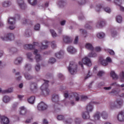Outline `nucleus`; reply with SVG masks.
<instances>
[{"instance_id":"nucleus-1","label":"nucleus","mask_w":124,"mask_h":124,"mask_svg":"<svg viewBox=\"0 0 124 124\" xmlns=\"http://www.w3.org/2000/svg\"><path fill=\"white\" fill-rule=\"evenodd\" d=\"M20 18V15H17L15 17H9L8 19V23L9 25V28L10 30H14L15 29V22H16V19H19Z\"/></svg>"},{"instance_id":"nucleus-2","label":"nucleus","mask_w":124,"mask_h":124,"mask_svg":"<svg viewBox=\"0 0 124 124\" xmlns=\"http://www.w3.org/2000/svg\"><path fill=\"white\" fill-rule=\"evenodd\" d=\"M69 72L73 75L77 72V63L73 61L70 62L69 66L67 67Z\"/></svg>"},{"instance_id":"nucleus-3","label":"nucleus","mask_w":124,"mask_h":124,"mask_svg":"<svg viewBox=\"0 0 124 124\" xmlns=\"http://www.w3.org/2000/svg\"><path fill=\"white\" fill-rule=\"evenodd\" d=\"M0 38L3 41H6L7 40H10V41H11L12 40H14L15 36H14V34L13 33H9L4 36H1L0 37Z\"/></svg>"},{"instance_id":"nucleus-4","label":"nucleus","mask_w":124,"mask_h":124,"mask_svg":"<svg viewBox=\"0 0 124 124\" xmlns=\"http://www.w3.org/2000/svg\"><path fill=\"white\" fill-rule=\"evenodd\" d=\"M74 97L75 101H77V102L81 101V100L82 101H85V100H87V99H88V96L85 95L81 96V99H80V96L77 93H75L74 94Z\"/></svg>"},{"instance_id":"nucleus-5","label":"nucleus","mask_w":124,"mask_h":124,"mask_svg":"<svg viewBox=\"0 0 124 124\" xmlns=\"http://www.w3.org/2000/svg\"><path fill=\"white\" fill-rule=\"evenodd\" d=\"M92 104H99V103L94 101H92L88 104L86 107V112L90 113L93 112V106Z\"/></svg>"},{"instance_id":"nucleus-6","label":"nucleus","mask_w":124,"mask_h":124,"mask_svg":"<svg viewBox=\"0 0 124 124\" xmlns=\"http://www.w3.org/2000/svg\"><path fill=\"white\" fill-rule=\"evenodd\" d=\"M16 2L21 10H25L27 8V5L25 3V0H16Z\"/></svg>"},{"instance_id":"nucleus-7","label":"nucleus","mask_w":124,"mask_h":124,"mask_svg":"<svg viewBox=\"0 0 124 124\" xmlns=\"http://www.w3.org/2000/svg\"><path fill=\"white\" fill-rule=\"evenodd\" d=\"M37 107L39 111H45V110H47L48 106L45 103L42 102L38 105Z\"/></svg>"},{"instance_id":"nucleus-8","label":"nucleus","mask_w":124,"mask_h":124,"mask_svg":"<svg viewBox=\"0 0 124 124\" xmlns=\"http://www.w3.org/2000/svg\"><path fill=\"white\" fill-rule=\"evenodd\" d=\"M82 62L83 64H85V65H88V66H91V65H92V61H91V59L87 57H85L83 58Z\"/></svg>"},{"instance_id":"nucleus-9","label":"nucleus","mask_w":124,"mask_h":124,"mask_svg":"<svg viewBox=\"0 0 124 124\" xmlns=\"http://www.w3.org/2000/svg\"><path fill=\"white\" fill-rule=\"evenodd\" d=\"M34 55H35V59L37 62H38L42 60V57H41V55L38 53V50L37 49H34Z\"/></svg>"},{"instance_id":"nucleus-10","label":"nucleus","mask_w":124,"mask_h":124,"mask_svg":"<svg viewBox=\"0 0 124 124\" xmlns=\"http://www.w3.org/2000/svg\"><path fill=\"white\" fill-rule=\"evenodd\" d=\"M57 4L59 7H60V8H63L66 6L67 3H66V1H65V0H59L57 2Z\"/></svg>"},{"instance_id":"nucleus-11","label":"nucleus","mask_w":124,"mask_h":124,"mask_svg":"<svg viewBox=\"0 0 124 124\" xmlns=\"http://www.w3.org/2000/svg\"><path fill=\"white\" fill-rule=\"evenodd\" d=\"M117 120L119 122H124V110L119 112L117 116Z\"/></svg>"},{"instance_id":"nucleus-12","label":"nucleus","mask_w":124,"mask_h":124,"mask_svg":"<svg viewBox=\"0 0 124 124\" xmlns=\"http://www.w3.org/2000/svg\"><path fill=\"white\" fill-rule=\"evenodd\" d=\"M63 41H64L65 43L70 44V43L72 42V38L68 36H64L63 37Z\"/></svg>"},{"instance_id":"nucleus-13","label":"nucleus","mask_w":124,"mask_h":124,"mask_svg":"<svg viewBox=\"0 0 124 124\" xmlns=\"http://www.w3.org/2000/svg\"><path fill=\"white\" fill-rule=\"evenodd\" d=\"M0 122L1 124H9V119L7 117L2 116Z\"/></svg>"},{"instance_id":"nucleus-14","label":"nucleus","mask_w":124,"mask_h":124,"mask_svg":"<svg viewBox=\"0 0 124 124\" xmlns=\"http://www.w3.org/2000/svg\"><path fill=\"white\" fill-rule=\"evenodd\" d=\"M22 62H23V58L21 57L16 58L14 62V63L16 65H19V64H21Z\"/></svg>"},{"instance_id":"nucleus-15","label":"nucleus","mask_w":124,"mask_h":124,"mask_svg":"<svg viewBox=\"0 0 124 124\" xmlns=\"http://www.w3.org/2000/svg\"><path fill=\"white\" fill-rule=\"evenodd\" d=\"M67 51L70 54H75L77 52V50L75 49V48L72 46H69L67 48Z\"/></svg>"},{"instance_id":"nucleus-16","label":"nucleus","mask_w":124,"mask_h":124,"mask_svg":"<svg viewBox=\"0 0 124 124\" xmlns=\"http://www.w3.org/2000/svg\"><path fill=\"white\" fill-rule=\"evenodd\" d=\"M109 107L112 110L120 108V107H119L118 105H117V102L116 101L110 103Z\"/></svg>"},{"instance_id":"nucleus-17","label":"nucleus","mask_w":124,"mask_h":124,"mask_svg":"<svg viewBox=\"0 0 124 124\" xmlns=\"http://www.w3.org/2000/svg\"><path fill=\"white\" fill-rule=\"evenodd\" d=\"M51 100L52 102L58 103L60 100V97H59V95L54 94L52 95Z\"/></svg>"},{"instance_id":"nucleus-18","label":"nucleus","mask_w":124,"mask_h":124,"mask_svg":"<svg viewBox=\"0 0 124 124\" xmlns=\"http://www.w3.org/2000/svg\"><path fill=\"white\" fill-rule=\"evenodd\" d=\"M44 83L41 86V90H46L49 86V81L44 80Z\"/></svg>"},{"instance_id":"nucleus-19","label":"nucleus","mask_w":124,"mask_h":124,"mask_svg":"<svg viewBox=\"0 0 124 124\" xmlns=\"http://www.w3.org/2000/svg\"><path fill=\"white\" fill-rule=\"evenodd\" d=\"M10 5H11V2L9 0H5L2 2V6L5 8L10 6Z\"/></svg>"},{"instance_id":"nucleus-20","label":"nucleus","mask_w":124,"mask_h":124,"mask_svg":"<svg viewBox=\"0 0 124 124\" xmlns=\"http://www.w3.org/2000/svg\"><path fill=\"white\" fill-rule=\"evenodd\" d=\"M63 55H64V51H63V50H61L56 53L55 56L56 58H58V59H62V58L63 57Z\"/></svg>"},{"instance_id":"nucleus-21","label":"nucleus","mask_w":124,"mask_h":124,"mask_svg":"<svg viewBox=\"0 0 124 124\" xmlns=\"http://www.w3.org/2000/svg\"><path fill=\"white\" fill-rule=\"evenodd\" d=\"M86 49H87V50H89L90 51H93V45L91 43H87L85 44V46Z\"/></svg>"},{"instance_id":"nucleus-22","label":"nucleus","mask_w":124,"mask_h":124,"mask_svg":"<svg viewBox=\"0 0 124 124\" xmlns=\"http://www.w3.org/2000/svg\"><path fill=\"white\" fill-rule=\"evenodd\" d=\"M110 77L112 78L113 80H118L119 77L114 71H111L110 73Z\"/></svg>"},{"instance_id":"nucleus-23","label":"nucleus","mask_w":124,"mask_h":124,"mask_svg":"<svg viewBox=\"0 0 124 124\" xmlns=\"http://www.w3.org/2000/svg\"><path fill=\"white\" fill-rule=\"evenodd\" d=\"M31 29H27L24 33V36L25 37H31Z\"/></svg>"},{"instance_id":"nucleus-24","label":"nucleus","mask_w":124,"mask_h":124,"mask_svg":"<svg viewBox=\"0 0 124 124\" xmlns=\"http://www.w3.org/2000/svg\"><path fill=\"white\" fill-rule=\"evenodd\" d=\"M9 52L11 55H13L18 52V49L16 47H13L9 49Z\"/></svg>"},{"instance_id":"nucleus-25","label":"nucleus","mask_w":124,"mask_h":124,"mask_svg":"<svg viewBox=\"0 0 124 124\" xmlns=\"http://www.w3.org/2000/svg\"><path fill=\"white\" fill-rule=\"evenodd\" d=\"M100 116H101L100 112H96L93 116L94 121H98V120H100Z\"/></svg>"},{"instance_id":"nucleus-26","label":"nucleus","mask_w":124,"mask_h":124,"mask_svg":"<svg viewBox=\"0 0 124 124\" xmlns=\"http://www.w3.org/2000/svg\"><path fill=\"white\" fill-rule=\"evenodd\" d=\"M105 25V21H99L97 22L96 26L97 27V28H102L103 27H104Z\"/></svg>"},{"instance_id":"nucleus-27","label":"nucleus","mask_w":124,"mask_h":124,"mask_svg":"<svg viewBox=\"0 0 124 124\" xmlns=\"http://www.w3.org/2000/svg\"><path fill=\"white\" fill-rule=\"evenodd\" d=\"M32 92L36 93L37 92V84L35 82H32L31 84Z\"/></svg>"},{"instance_id":"nucleus-28","label":"nucleus","mask_w":124,"mask_h":124,"mask_svg":"<svg viewBox=\"0 0 124 124\" xmlns=\"http://www.w3.org/2000/svg\"><path fill=\"white\" fill-rule=\"evenodd\" d=\"M11 98L9 96L5 95L3 97L2 101L4 103H8V102H10Z\"/></svg>"},{"instance_id":"nucleus-29","label":"nucleus","mask_w":124,"mask_h":124,"mask_svg":"<svg viewBox=\"0 0 124 124\" xmlns=\"http://www.w3.org/2000/svg\"><path fill=\"white\" fill-rule=\"evenodd\" d=\"M20 114L22 116H25L27 114V109L24 107H21L20 108Z\"/></svg>"},{"instance_id":"nucleus-30","label":"nucleus","mask_w":124,"mask_h":124,"mask_svg":"<svg viewBox=\"0 0 124 124\" xmlns=\"http://www.w3.org/2000/svg\"><path fill=\"white\" fill-rule=\"evenodd\" d=\"M82 118L84 120H88L90 119V113L87 111L82 113Z\"/></svg>"},{"instance_id":"nucleus-31","label":"nucleus","mask_w":124,"mask_h":124,"mask_svg":"<svg viewBox=\"0 0 124 124\" xmlns=\"http://www.w3.org/2000/svg\"><path fill=\"white\" fill-rule=\"evenodd\" d=\"M116 21L117 23L121 24L123 22V16L121 15H118L116 16Z\"/></svg>"},{"instance_id":"nucleus-32","label":"nucleus","mask_w":124,"mask_h":124,"mask_svg":"<svg viewBox=\"0 0 124 124\" xmlns=\"http://www.w3.org/2000/svg\"><path fill=\"white\" fill-rule=\"evenodd\" d=\"M2 93H13V87H11L7 90L2 91Z\"/></svg>"},{"instance_id":"nucleus-33","label":"nucleus","mask_w":124,"mask_h":124,"mask_svg":"<svg viewBox=\"0 0 124 124\" xmlns=\"http://www.w3.org/2000/svg\"><path fill=\"white\" fill-rule=\"evenodd\" d=\"M42 90V93L45 96H47L49 94V93H50V90H49L48 89H41Z\"/></svg>"},{"instance_id":"nucleus-34","label":"nucleus","mask_w":124,"mask_h":124,"mask_svg":"<svg viewBox=\"0 0 124 124\" xmlns=\"http://www.w3.org/2000/svg\"><path fill=\"white\" fill-rule=\"evenodd\" d=\"M31 21L29 19H24L22 21L23 25H25L26 26L31 25Z\"/></svg>"},{"instance_id":"nucleus-35","label":"nucleus","mask_w":124,"mask_h":124,"mask_svg":"<svg viewBox=\"0 0 124 124\" xmlns=\"http://www.w3.org/2000/svg\"><path fill=\"white\" fill-rule=\"evenodd\" d=\"M101 116L103 119L106 120L108 118V114L105 111H103L101 113Z\"/></svg>"},{"instance_id":"nucleus-36","label":"nucleus","mask_w":124,"mask_h":124,"mask_svg":"<svg viewBox=\"0 0 124 124\" xmlns=\"http://www.w3.org/2000/svg\"><path fill=\"white\" fill-rule=\"evenodd\" d=\"M104 36H105V34L103 32H99L97 34V37L100 39L104 38Z\"/></svg>"},{"instance_id":"nucleus-37","label":"nucleus","mask_w":124,"mask_h":124,"mask_svg":"<svg viewBox=\"0 0 124 124\" xmlns=\"http://www.w3.org/2000/svg\"><path fill=\"white\" fill-rule=\"evenodd\" d=\"M52 37L55 38V37H57L58 36V35L57 34V33H56V31H54L53 29H50L49 31Z\"/></svg>"},{"instance_id":"nucleus-38","label":"nucleus","mask_w":124,"mask_h":124,"mask_svg":"<svg viewBox=\"0 0 124 124\" xmlns=\"http://www.w3.org/2000/svg\"><path fill=\"white\" fill-rule=\"evenodd\" d=\"M25 70L30 71V70H31V63H27L26 64H25Z\"/></svg>"},{"instance_id":"nucleus-39","label":"nucleus","mask_w":124,"mask_h":124,"mask_svg":"<svg viewBox=\"0 0 124 124\" xmlns=\"http://www.w3.org/2000/svg\"><path fill=\"white\" fill-rule=\"evenodd\" d=\"M23 48L25 50H31V44H26L23 46Z\"/></svg>"},{"instance_id":"nucleus-40","label":"nucleus","mask_w":124,"mask_h":124,"mask_svg":"<svg viewBox=\"0 0 124 124\" xmlns=\"http://www.w3.org/2000/svg\"><path fill=\"white\" fill-rule=\"evenodd\" d=\"M115 102H117V105H118L120 108H121V106H123V103L124 102L122 100L117 99Z\"/></svg>"},{"instance_id":"nucleus-41","label":"nucleus","mask_w":124,"mask_h":124,"mask_svg":"<svg viewBox=\"0 0 124 124\" xmlns=\"http://www.w3.org/2000/svg\"><path fill=\"white\" fill-rule=\"evenodd\" d=\"M97 56V55L96 54V53H95L93 52L89 53L88 55V56L89 58H96Z\"/></svg>"},{"instance_id":"nucleus-42","label":"nucleus","mask_w":124,"mask_h":124,"mask_svg":"<svg viewBox=\"0 0 124 124\" xmlns=\"http://www.w3.org/2000/svg\"><path fill=\"white\" fill-rule=\"evenodd\" d=\"M99 61L100 62L102 65H104V66H106V65H108V62L106 60H104L103 59H100Z\"/></svg>"},{"instance_id":"nucleus-43","label":"nucleus","mask_w":124,"mask_h":124,"mask_svg":"<svg viewBox=\"0 0 124 124\" xmlns=\"http://www.w3.org/2000/svg\"><path fill=\"white\" fill-rule=\"evenodd\" d=\"M48 48V45H47V42H46L45 45L44 43H42V46L40 47L41 50H45Z\"/></svg>"},{"instance_id":"nucleus-44","label":"nucleus","mask_w":124,"mask_h":124,"mask_svg":"<svg viewBox=\"0 0 124 124\" xmlns=\"http://www.w3.org/2000/svg\"><path fill=\"white\" fill-rule=\"evenodd\" d=\"M80 32L83 34V36L84 37H86L87 36V31L84 30V29H80L79 30Z\"/></svg>"},{"instance_id":"nucleus-45","label":"nucleus","mask_w":124,"mask_h":124,"mask_svg":"<svg viewBox=\"0 0 124 124\" xmlns=\"http://www.w3.org/2000/svg\"><path fill=\"white\" fill-rule=\"evenodd\" d=\"M97 75L98 77H102L103 75H105V72L104 71H99L98 72Z\"/></svg>"},{"instance_id":"nucleus-46","label":"nucleus","mask_w":124,"mask_h":124,"mask_svg":"<svg viewBox=\"0 0 124 124\" xmlns=\"http://www.w3.org/2000/svg\"><path fill=\"white\" fill-rule=\"evenodd\" d=\"M24 76L26 80H31V76L28 73L25 74Z\"/></svg>"},{"instance_id":"nucleus-47","label":"nucleus","mask_w":124,"mask_h":124,"mask_svg":"<svg viewBox=\"0 0 124 124\" xmlns=\"http://www.w3.org/2000/svg\"><path fill=\"white\" fill-rule=\"evenodd\" d=\"M106 52H108V53H109V54L111 56H114L115 55V52H114L112 49H106Z\"/></svg>"},{"instance_id":"nucleus-48","label":"nucleus","mask_w":124,"mask_h":124,"mask_svg":"<svg viewBox=\"0 0 124 124\" xmlns=\"http://www.w3.org/2000/svg\"><path fill=\"white\" fill-rule=\"evenodd\" d=\"M56 62V59L54 58H51L48 60V63H51V64H53Z\"/></svg>"},{"instance_id":"nucleus-49","label":"nucleus","mask_w":124,"mask_h":124,"mask_svg":"<svg viewBox=\"0 0 124 124\" xmlns=\"http://www.w3.org/2000/svg\"><path fill=\"white\" fill-rule=\"evenodd\" d=\"M110 86H116L117 87H121V88H124V84L120 85V84H117L116 82H114L110 84Z\"/></svg>"},{"instance_id":"nucleus-50","label":"nucleus","mask_w":124,"mask_h":124,"mask_svg":"<svg viewBox=\"0 0 124 124\" xmlns=\"http://www.w3.org/2000/svg\"><path fill=\"white\" fill-rule=\"evenodd\" d=\"M123 1L122 0H114V3L117 5H121Z\"/></svg>"},{"instance_id":"nucleus-51","label":"nucleus","mask_w":124,"mask_h":124,"mask_svg":"<svg viewBox=\"0 0 124 124\" xmlns=\"http://www.w3.org/2000/svg\"><path fill=\"white\" fill-rule=\"evenodd\" d=\"M34 30L35 31H39L40 29V24H37L35 25L34 26Z\"/></svg>"},{"instance_id":"nucleus-52","label":"nucleus","mask_w":124,"mask_h":124,"mask_svg":"<svg viewBox=\"0 0 124 124\" xmlns=\"http://www.w3.org/2000/svg\"><path fill=\"white\" fill-rule=\"evenodd\" d=\"M26 56L27 57V59L30 61L31 60V53L28 52L26 54Z\"/></svg>"},{"instance_id":"nucleus-53","label":"nucleus","mask_w":124,"mask_h":124,"mask_svg":"<svg viewBox=\"0 0 124 124\" xmlns=\"http://www.w3.org/2000/svg\"><path fill=\"white\" fill-rule=\"evenodd\" d=\"M51 47L53 49H55L57 47V45L56 44V42L55 41L51 42Z\"/></svg>"},{"instance_id":"nucleus-54","label":"nucleus","mask_w":124,"mask_h":124,"mask_svg":"<svg viewBox=\"0 0 124 124\" xmlns=\"http://www.w3.org/2000/svg\"><path fill=\"white\" fill-rule=\"evenodd\" d=\"M104 11L107 12V13H111V9L109 7H106L104 9Z\"/></svg>"},{"instance_id":"nucleus-55","label":"nucleus","mask_w":124,"mask_h":124,"mask_svg":"<svg viewBox=\"0 0 124 124\" xmlns=\"http://www.w3.org/2000/svg\"><path fill=\"white\" fill-rule=\"evenodd\" d=\"M35 69L36 71H39L40 70V65L39 64H37L35 66Z\"/></svg>"},{"instance_id":"nucleus-56","label":"nucleus","mask_w":124,"mask_h":124,"mask_svg":"<svg viewBox=\"0 0 124 124\" xmlns=\"http://www.w3.org/2000/svg\"><path fill=\"white\" fill-rule=\"evenodd\" d=\"M32 3L31 5L32 6H35V5H37V0H31Z\"/></svg>"},{"instance_id":"nucleus-57","label":"nucleus","mask_w":124,"mask_h":124,"mask_svg":"<svg viewBox=\"0 0 124 124\" xmlns=\"http://www.w3.org/2000/svg\"><path fill=\"white\" fill-rule=\"evenodd\" d=\"M64 117L62 115H58L57 116V120L58 121H62V120H64Z\"/></svg>"},{"instance_id":"nucleus-58","label":"nucleus","mask_w":124,"mask_h":124,"mask_svg":"<svg viewBox=\"0 0 124 124\" xmlns=\"http://www.w3.org/2000/svg\"><path fill=\"white\" fill-rule=\"evenodd\" d=\"M110 93H112L113 94H118V93H119V92L117 91L115 89H112L111 92H110Z\"/></svg>"},{"instance_id":"nucleus-59","label":"nucleus","mask_w":124,"mask_h":124,"mask_svg":"<svg viewBox=\"0 0 124 124\" xmlns=\"http://www.w3.org/2000/svg\"><path fill=\"white\" fill-rule=\"evenodd\" d=\"M24 96H25L24 95L18 94V95H17V98H18V99L20 101H22V100Z\"/></svg>"},{"instance_id":"nucleus-60","label":"nucleus","mask_w":124,"mask_h":124,"mask_svg":"<svg viewBox=\"0 0 124 124\" xmlns=\"http://www.w3.org/2000/svg\"><path fill=\"white\" fill-rule=\"evenodd\" d=\"M86 3V0H80L78 1V4L79 5H83V4H85Z\"/></svg>"},{"instance_id":"nucleus-61","label":"nucleus","mask_w":124,"mask_h":124,"mask_svg":"<svg viewBox=\"0 0 124 124\" xmlns=\"http://www.w3.org/2000/svg\"><path fill=\"white\" fill-rule=\"evenodd\" d=\"M64 122H65V124H71V123H72V119H69L65 120Z\"/></svg>"},{"instance_id":"nucleus-62","label":"nucleus","mask_w":124,"mask_h":124,"mask_svg":"<svg viewBox=\"0 0 124 124\" xmlns=\"http://www.w3.org/2000/svg\"><path fill=\"white\" fill-rule=\"evenodd\" d=\"M75 122L76 124H79L81 123V119H80L78 118H76Z\"/></svg>"},{"instance_id":"nucleus-63","label":"nucleus","mask_w":124,"mask_h":124,"mask_svg":"<svg viewBox=\"0 0 124 124\" xmlns=\"http://www.w3.org/2000/svg\"><path fill=\"white\" fill-rule=\"evenodd\" d=\"M78 36H77L75 38V40H74V43L75 44H78Z\"/></svg>"},{"instance_id":"nucleus-64","label":"nucleus","mask_w":124,"mask_h":124,"mask_svg":"<svg viewBox=\"0 0 124 124\" xmlns=\"http://www.w3.org/2000/svg\"><path fill=\"white\" fill-rule=\"evenodd\" d=\"M120 77H121V81L123 82V81H124V72H123L121 74Z\"/></svg>"}]
</instances>
